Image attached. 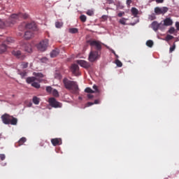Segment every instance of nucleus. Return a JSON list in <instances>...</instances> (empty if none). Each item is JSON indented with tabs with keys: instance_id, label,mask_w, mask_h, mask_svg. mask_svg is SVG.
Instances as JSON below:
<instances>
[{
	"instance_id": "f257e3e1",
	"label": "nucleus",
	"mask_w": 179,
	"mask_h": 179,
	"mask_svg": "<svg viewBox=\"0 0 179 179\" xmlns=\"http://www.w3.org/2000/svg\"><path fill=\"white\" fill-rule=\"evenodd\" d=\"M63 83L65 89L70 90L73 94H79V86L76 82L69 80L68 78H65L63 79Z\"/></svg>"
},
{
	"instance_id": "f03ea898",
	"label": "nucleus",
	"mask_w": 179,
	"mask_h": 179,
	"mask_svg": "<svg viewBox=\"0 0 179 179\" xmlns=\"http://www.w3.org/2000/svg\"><path fill=\"white\" fill-rule=\"evenodd\" d=\"M1 118L3 124H5L6 125H17V118L14 117L8 113L2 115Z\"/></svg>"
},
{
	"instance_id": "7ed1b4c3",
	"label": "nucleus",
	"mask_w": 179,
	"mask_h": 179,
	"mask_svg": "<svg viewBox=\"0 0 179 179\" xmlns=\"http://www.w3.org/2000/svg\"><path fill=\"white\" fill-rule=\"evenodd\" d=\"M29 17V14L27 13H20L18 14H12L8 19V22L11 23V24H14L16 22V20L19 19H27Z\"/></svg>"
},
{
	"instance_id": "20e7f679",
	"label": "nucleus",
	"mask_w": 179,
	"mask_h": 179,
	"mask_svg": "<svg viewBox=\"0 0 179 179\" xmlns=\"http://www.w3.org/2000/svg\"><path fill=\"white\" fill-rule=\"evenodd\" d=\"M13 43H15V39L8 37L4 42L0 45V54H3V52H5L6 50H8V45H10V44H13Z\"/></svg>"
},
{
	"instance_id": "39448f33",
	"label": "nucleus",
	"mask_w": 179,
	"mask_h": 179,
	"mask_svg": "<svg viewBox=\"0 0 179 179\" xmlns=\"http://www.w3.org/2000/svg\"><path fill=\"white\" fill-rule=\"evenodd\" d=\"M88 43L91 46V50H94V51L101 52V42L99 41H88Z\"/></svg>"
},
{
	"instance_id": "423d86ee",
	"label": "nucleus",
	"mask_w": 179,
	"mask_h": 179,
	"mask_svg": "<svg viewBox=\"0 0 179 179\" xmlns=\"http://www.w3.org/2000/svg\"><path fill=\"white\" fill-rule=\"evenodd\" d=\"M100 55H101V52H99L97 50H91V52L89 55V61L90 62H94V61H97L100 58Z\"/></svg>"
},
{
	"instance_id": "0eeeda50",
	"label": "nucleus",
	"mask_w": 179,
	"mask_h": 179,
	"mask_svg": "<svg viewBox=\"0 0 179 179\" xmlns=\"http://www.w3.org/2000/svg\"><path fill=\"white\" fill-rule=\"evenodd\" d=\"M48 103L51 107L53 108H62V103L61 102H59L55 99L54 97L49 98Z\"/></svg>"
},
{
	"instance_id": "6e6552de",
	"label": "nucleus",
	"mask_w": 179,
	"mask_h": 179,
	"mask_svg": "<svg viewBox=\"0 0 179 179\" xmlns=\"http://www.w3.org/2000/svg\"><path fill=\"white\" fill-rule=\"evenodd\" d=\"M37 78L36 77H28L26 79L27 83H31L32 87H35V89H40V84L38 83H36Z\"/></svg>"
},
{
	"instance_id": "1a4fd4ad",
	"label": "nucleus",
	"mask_w": 179,
	"mask_h": 179,
	"mask_svg": "<svg viewBox=\"0 0 179 179\" xmlns=\"http://www.w3.org/2000/svg\"><path fill=\"white\" fill-rule=\"evenodd\" d=\"M47 47H48V39H45L42 41H41L38 45H37V48L39 51L44 52L45 50H47Z\"/></svg>"
},
{
	"instance_id": "9d476101",
	"label": "nucleus",
	"mask_w": 179,
	"mask_h": 179,
	"mask_svg": "<svg viewBox=\"0 0 179 179\" xmlns=\"http://www.w3.org/2000/svg\"><path fill=\"white\" fill-rule=\"evenodd\" d=\"M20 44L27 52H31L33 51L31 44L27 43V41H23L20 42Z\"/></svg>"
},
{
	"instance_id": "9b49d317",
	"label": "nucleus",
	"mask_w": 179,
	"mask_h": 179,
	"mask_svg": "<svg viewBox=\"0 0 179 179\" xmlns=\"http://www.w3.org/2000/svg\"><path fill=\"white\" fill-rule=\"evenodd\" d=\"M71 72L73 75L76 76H78L79 75V66L76 64H73L71 66Z\"/></svg>"
},
{
	"instance_id": "f8f14e48",
	"label": "nucleus",
	"mask_w": 179,
	"mask_h": 179,
	"mask_svg": "<svg viewBox=\"0 0 179 179\" xmlns=\"http://www.w3.org/2000/svg\"><path fill=\"white\" fill-rule=\"evenodd\" d=\"M26 29H28V31H34L35 30H37V26L36 25V22H32L31 23L27 24Z\"/></svg>"
},
{
	"instance_id": "ddd939ff",
	"label": "nucleus",
	"mask_w": 179,
	"mask_h": 179,
	"mask_svg": "<svg viewBox=\"0 0 179 179\" xmlns=\"http://www.w3.org/2000/svg\"><path fill=\"white\" fill-rule=\"evenodd\" d=\"M77 64L86 69L90 68V64L85 60H77Z\"/></svg>"
},
{
	"instance_id": "4468645a",
	"label": "nucleus",
	"mask_w": 179,
	"mask_h": 179,
	"mask_svg": "<svg viewBox=\"0 0 179 179\" xmlns=\"http://www.w3.org/2000/svg\"><path fill=\"white\" fill-rule=\"evenodd\" d=\"M51 143L53 146H58L62 144V140H61V138H52Z\"/></svg>"
},
{
	"instance_id": "2eb2a0df",
	"label": "nucleus",
	"mask_w": 179,
	"mask_h": 179,
	"mask_svg": "<svg viewBox=\"0 0 179 179\" xmlns=\"http://www.w3.org/2000/svg\"><path fill=\"white\" fill-rule=\"evenodd\" d=\"M33 31H27L24 34V38H26V40H30V38H31V37H33Z\"/></svg>"
},
{
	"instance_id": "dca6fc26",
	"label": "nucleus",
	"mask_w": 179,
	"mask_h": 179,
	"mask_svg": "<svg viewBox=\"0 0 179 179\" xmlns=\"http://www.w3.org/2000/svg\"><path fill=\"white\" fill-rule=\"evenodd\" d=\"M59 55V49H55L50 52L51 58H55Z\"/></svg>"
},
{
	"instance_id": "f3484780",
	"label": "nucleus",
	"mask_w": 179,
	"mask_h": 179,
	"mask_svg": "<svg viewBox=\"0 0 179 179\" xmlns=\"http://www.w3.org/2000/svg\"><path fill=\"white\" fill-rule=\"evenodd\" d=\"M160 24H159V23H157V21H154L152 23V29H153V30L155 31H157V30H159V27Z\"/></svg>"
},
{
	"instance_id": "a211bd4d",
	"label": "nucleus",
	"mask_w": 179,
	"mask_h": 179,
	"mask_svg": "<svg viewBox=\"0 0 179 179\" xmlns=\"http://www.w3.org/2000/svg\"><path fill=\"white\" fill-rule=\"evenodd\" d=\"M173 24V20L170 18H166L164 20V26H171Z\"/></svg>"
},
{
	"instance_id": "6ab92c4d",
	"label": "nucleus",
	"mask_w": 179,
	"mask_h": 179,
	"mask_svg": "<svg viewBox=\"0 0 179 179\" xmlns=\"http://www.w3.org/2000/svg\"><path fill=\"white\" fill-rule=\"evenodd\" d=\"M131 12L133 16H134V17H136V16H138V15L139 13V10H138V9L135 7L131 8Z\"/></svg>"
},
{
	"instance_id": "aec40b11",
	"label": "nucleus",
	"mask_w": 179,
	"mask_h": 179,
	"mask_svg": "<svg viewBox=\"0 0 179 179\" xmlns=\"http://www.w3.org/2000/svg\"><path fill=\"white\" fill-rule=\"evenodd\" d=\"M27 141V139L25 137L21 138L17 143V146H22V145H23V143H24V142H26Z\"/></svg>"
},
{
	"instance_id": "412c9836",
	"label": "nucleus",
	"mask_w": 179,
	"mask_h": 179,
	"mask_svg": "<svg viewBox=\"0 0 179 179\" xmlns=\"http://www.w3.org/2000/svg\"><path fill=\"white\" fill-rule=\"evenodd\" d=\"M32 101L34 103V104H36V106L40 104V98L37 97V96H34Z\"/></svg>"
},
{
	"instance_id": "4be33fe9",
	"label": "nucleus",
	"mask_w": 179,
	"mask_h": 179,
	"mask_svg": "<svg viewBox=\"0 0 179 179\" xmlns=\"http://www.w3.org/2000/svg\"><path fill=\"white\" fill-rule=\"evenodd\" d=\"M78 31H79L78 28H70L69 29V33H71V34H76V33H78Z\"/></svg>"
},
{
	"instance_id": "5701e85b",
	"label": "nucleus",
	"mask_w": 179,
	"mask_h": 179,
	"mask_svg": "<svg viewBox=\"0 0 179 179\" xmlns=\"http://www.w3.org/2000/svg\"><path fill=\"white\" fill-rule=\"evenodd\" d=\"M13 55L17 58H20V57L22 56V52L20 50L13 51Z\"/></svg>"
},
{
	"instance_id": "b1692460",
	"label": "nucleus",
	"mask_w": 179,
	"mask_h": 179,
	"mask_svg": "<svg viewBox=\"0 0 179 179\" xmlns=\"http://www.w3.org/2000/svg\"><path fill=\"white\" fill-rule=\"evenodd\" d=\"M52 96H54V97L59 96V93H58V90H57L55 89L52 91Z\"/></svg>"
},
{
	"instance_id": "393cba45",
	"label": "nucleus",
	"mask_w": 179,
	"mask_h": 179,
	"mask_svg": "<svg viewBox=\"0 0 179 179\" xmlns=\"http://www.w3.org/2000/svg\"><path fill=\"white\" fill-rule=\"evenodd\" d=\"M33 75L34 76H36V78H44V75H43V73H41L34 72Z\"/></svg>"
},
{
	"instance_id": "a878e982",
	"label": "nucleus",
	"mask_w": 179,
	"mask_h": 179,
	"mask_svg": "<svg viewBox=\"0 0 179 179\" xmlns=\"http://www.w3.org/2000/svg\"><path fill=\"white\" fill-rule=\"evenodd\" d=\"M20 66H21V68H22V69H26V68H27V66H29V63L23 62L22 63H21Z\"/></svg>"
},
{
	"instance_id": "bb28decb",
	"label": "nucleus",
	"mask_w": 179,
	"mask_h": 179,
	"mask_svg": "<svg viewBox=\"0 0 179 179\" xmlns=\"http://www.w3.org/2000/svg\"><path fill=\"white\" fill-rule=\"evenodd\" d=\"M155 13H157V15H162V8H160L159 7H156L155 8Z\"/></svg>"
},
{
	"instance_id": "cd10ccee",
	"label": "nucleus",
	"mask_w": 179,
	"mask_h": 179,
	"mask_svg": "<svg viewBox=\"0 0 179 179\" xmlns=\"http://www.w3.org/2000/svg\"><path fill=\"white\" fill-rule=\"evenodd\" d=\"M168 10H169V8H167V7L162 8H161V13H162V14L164 15V13H166V12H168Z\"/></svg>"
},
{
	"instance_id": "c85d7f7f",
	"label": "nucleus",
	"mask_w": 179,
	"mask_h": 179,
	"mask_svg": "<svg viewBox=\"0 0 179 179\" xmlns=\"http://www.w3.org/2000/svg\"><path fill=\"white\" fill-rule=\"evenodd\" d=\"M85 93H95V91L92 90L90 87H87L85 90Z\"/></svg>"
},
{
	"instance_id": "c756f323",
	"label": "nucleus",
	"mask_w": 179,
	"mask_h": 179,
	"mask_svg": "<svg viewBox=\"0 0 179 179\" xmlns=\"http://www.w3.org/2000/svg\"><path fill=\"white\" fill-rule=\"evenodd\" d=\"M146 45H148V47H150V48H152V47H153V41L149 40L146 42Z\"/></svg>"
},
{
	"instance_id": "7c9ffc66",
	"label": "nucleus",
	"mask_w": 179,
	"mask_h": 179,
	"mask_svg": "<svg viewBox=\"0 0 179 179\" xmlns=\"http://www.w3.org/2000/svg\"><path fill=\"white\" fill-rule=\"evenodd\" d=\"M6 27L5 22L0 19V29H5Z\"/></svg>"
},
{
	"instance_id": "2f4dec72",
	"label": "nucleus",
	"mask_w": 179,
	"mask_h": 179,
	"mask_svg": "<svg viewBox=\"0 0 179 179\" xmlns=\"http://www.w3.org/2000/svg\"><path fill=\"white\" fill-rule=\"evenodd\" d=\"M80 19L81 22H83V23H85V22H86V20H87L86 15H81L80 16Z\"/></svg>"
},
{
	"instance_id": "473e14b6",
	"label": "nucleus",
	"mask_w": 179,
	"mask_h": 179,
	"mask_svg": "<svg viewBox=\"0 0 179 179\" xmlns=\"http://www.w3.org/2000/svg\"><path fill=\"white\" fill-rule=\"evenodd\" d=\"M62 26H63L62 22H57L55 23V27H57V29H61V27H62Z\"/></svg>"
},
{
	"instance_id": "72a5a7b5",
	"label": "nucleus",
	"mask_w": 179,
	"mask_h": 179,
	"mask_svg": "<svg viewBox=\"0 0 179 179\" xmlns=\"http://www.w3.org/2000/svg\"><path fill=\"white\" fill-rule=\"evenodd\" d=\"M115 64L119 68H121V66H122V62H121V61H120L119 59H117L115 61Z\"/></svg>"
},
{
	"instance_id": "f704fd0d",
	"label": "nucleus",
	"mask_w": 179,
	"mask_h": 179,
	"mask_svg": "<svg viewBox=\"0 0 179 179\" xmlns=\"http://www.w3.org/2000/svg\"><path fill=\"white\" fill-rule=\"evenodd\" d=\"M19 75H20L22 78H25V76H27V72L26 71L20 72Z\"/></svg>"
},
{
	"instance_id": "c9c22d12",
	"label": "nucleus",
	"mask_w": 179,
	"mask_h": 179,
	"mask_svg": "<svg viewBox=\"0 0 179 179\" xmlns=\"http://www.w3.org/2000/svg\"><path fill=\"white\" fill-rule=\"evenodd\" d=\"M174 38V36L171 35H167L166 37V41H170V40H173Z\"/></svg>"
},
{
	"instance_id": "e433bc0d",
	"label": "nucleus",
	"mask_w": 179,
	"mask_h": 179,
	"mask_svg": "<svg viewBox=\"0 0 179 179\" xmlns=\"http://www.w3.org/2000/svg\"><path fill=\"white\" fill-rule=\"evenodd\" d=\"M52 88L51 87V86H48L46 87V92L48 93H52Z\"/></svg>"
},
{
	"instance_id": "4c0bfd02",
	"label": "nucleus",
	"mask_w": 179,
	"mask_h": 179,
	"mask_svg": "<svg viewBox=\"0 0 179 179\" xmlns=\"http://www.w3.org/2000/svg\"><path fill=\"white\" fill-rule=\"evenodd\" d=\"M87 15H88V16H93V15H94V13L93 12V10H88L87 11Z\"/></svg>"
},
{
	"instance_id": "58836bf2",
	"label": "nucleus",
	"mask_w": 179,
	"mask_h": 179,
	"mask_svg": "<svg viewBox=\"0 0 179 179\" xmlns=\"http://www.w3.org/2000/svg\"><path fill=\"white\" fill-rule=\"evenodd\" d=\"M174 31H176V29H174V27H171L169 30V33L170 34H174Z\"/></svg>"
},
{
	"instance_id": "ea45409f",
	"label": "nucleus",
	"mask_w": 179,
	"mask_h": 179,
	"mask_svg": "<svg viewBox=\"0 0 179 179\" xmlns=\"http://www.w3.org/2000/svg\"><path fill=\"white\" fill-rule=\"evenodd\" d=\"M5 159H6V155L5 154H0V159L3 162Z\"/></svg>"
},
{
	"instance_id": "a19ab883",
	"label": "nucleus",
	"mask_w": 179,
	"mask_h": 179,
	"mask_svg": "<svg viewBox=\"0 0 179 179\" xmlns=\"http://www.w3.org/2000/svg\"><path fill=\"white\" fill-rule=\"evenodd\" d=\"M55 78L56 79H61V73H56L55 74Z\"/></svg>"
},
{
	"instance_id": "79ce46f5",
	"label": "nucleus",
	"mask_w": 179,
	"mask_h": 179,
	"mask_svg": "<svg viewBox=\"0 0 179 179\" xmlns=\"http://www.w3.org/2000/svg\"><path fill=\"white\" fill-rule=\"evenodd\" d=\"M174 50H176V45H173V46H171L169 49V52H173V51H174Z\"/></svg>"
},
{
	"instance_id": "37998d69",
	"label": "nucleus",
	"mask_w": 179,
	"mask_h": 179,
	"mask_svg": "<svg viewBox=\"0 0 179 179\" xmlns=\"http://www.w3.org/2000/svg\"><path fill=\"white\" fill-rule=\"evenodd\" d=\"M120 23L121 24H125V18H122V19H120Z\"/></svg>"
},
{
	"instance_id": "c03bdc74",
	"label": "nucleus",
	"mask_w": 179,
	"mask_h": 179,
	"mask_svg": "<svg viewBox=\"0 0 179 179\" xmlns=\"http://www.w3.org/2000/svg\"><path fill=\"white\" fill-rule=\"evenodd\" d=\"M93 104H94L92 102H87L85 105V107H90V106H93Z\"/></svg>"
},
{
	"instance_id": "a18cd8bd",
	"label": "nucleus",
	"mask_w": 179,
	"mask_h": 179,
	"mask_svg": "<svg viewBox=\"0 0 179 179\" xmlns=\"http://www.w3.org/2000/svg\"><path fill=\"white\" fill-rule=\"evenodd\" d=\"M93 89L95 90L94 92L99 93V89L97 88L96 85H93Z\"/></svg>"
},
{
	"instance_id": "49530a36",
	"label": "nucleus",
	"mask_w": 179,
	"mask_h": 179,
	"mask_svg": "<svg viewBox=\"0 0 179 179\" xmlns=\"http://www.w3.org/2000/svg\"><path fill=\"white\" fill-rule=\"evenodd\" d=\"M126 3L127 6H129L132 3V0H127Z\"/></svg>"
},
{
	"instance_id": "de8ad7c7",
	"label": "nucleus",
	"mask_w": 179,
	"mask_h": 179,
	"mask_svg": "<svg viewBox=\"0 0 179 179\" xmlns=\"http://www.w3.org/2000/svg\"><path fill=\"white\" fill-rule=\"evenodd\" d=\"M87 96L90 100H91V99H93V97H94V96H93L92 94H88Z\"/></svg>"
},
{
	"instance_id": "09e8293b",
	"label": "nucleus",
	"mask_w": 179,
	"mask_h": 179,
	"mask_svg": "<svg viewBox=\"0 0 179 179\" xmlns=\"http://www.w3.org/2000/svg\"><path fill=\"white\" fill-rule=\"evenodd\" d=\"M125 15V13L121 12V13H119L117 14V16H118L119 17H122V15Z\"/></svg>"
},
{
	"instance_id": "8fccbe9b",
	"label": "nucleus",
	"mask_w": 179,
	"mask_h": 179,
	"mask_svg": "<svg viewBox=\"0 0 179 179\" xmlns=\"http://www.w3.org/2000/svg\"><path fill=\"white\" fill-rule=\"evenodd\" d=\"M150 19L151 20H155V19H156V16H155V15L152 14V15H151L150 16Z\"/></svg>"
},
{
	"instance_id": "3c124183",
	"label": "nucleus",
	"mask_w": 179,
	"mask_h": 179,
	"mask_svg": "<svg viewBox=\"0 0 179 179\" xmlns=\"http://www.w3.org/2000/svg\"><path fill=\"white\" fill-rule=\"evenodd\" d=\"M157 3H163L164 2V0H156Z\"/></svg>"
},
{
	"instance_id": "603ef678",
	"label": "nucleus",
	"mask_w": 179,
	"mask_h": 179,
	"mask_svg": "<svg viewBox=\"0 0 179 179\" xmlns=\"http://www.w3.org/2000/svg\"><path fill=\"white\" fill-rule=\"evenodd\" d=\"M94 104H100V100L96 99L94 101Z\"/></svg>"
},
{
	"instance_id": "864d4df0",
	"label": "nucleus",
	"mask_w": 179,
	"mask_h": 179,
	"mask_svg": "<svg viewBox=\"0 0 179 179\" xmlns=\"http://www.w3.org/2000/svg\"><path fill=\"white\" fill-rule=\"evenodd\" d=\"M176 27L177 30H179V22H176Z\"/></svg>"
},
{
	"instance_id": "5fc2aeb1",
	"label": "nucleus",
	"mask_w": 179,
	"mask_h": 179,
	"mask_svg": "<svg viewBox=\"0 0 179 179\" xmlns=\"http://www.w3.org/2000/svg\"><path fill=\"white\" fill-rule=\"evenodd\" d=\"M102 19H107V16L103 15V16H102Z\"/></svg>"
},
{
	"instance_id": "6e6d98bb",
	"label": "nucleus",
	"mask_w": 179,
	"mask_h": 179,
	"mask_svg": "<svg viewBox=\"0 0 179 179\" xmlns=\"http://www.w3.org/2000/svg\"><path fill=\"white\" fill-rule=\"evenodd\" d=\"M112 53L114 54V55H116L115 51H114V50H112Z\"/></svg>"
},
{
	"instance_id": "4d7b16f0",
	"label": "nucleus",
	"mask_w": 179,
	"mask_h": 179,
	"mask_svg": "<svg viewBox=\"0 0 179 179\" xmlns=\"http://www.w3.org/2000/svg\"><path fill=\"white\" fill-rule=\"evenodd\" d=\"M115 56L116 57V58H118V55L117 54L115 55Z\"/></svg>"
}]
</instances>
